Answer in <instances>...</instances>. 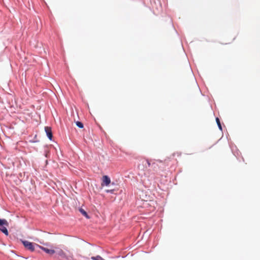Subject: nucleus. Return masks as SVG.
<instances>
[{
	"instance_id": "1",
	"label": "nucleus",
	"mask_w": 260,
	"mask_h": 260,
	"mask_svg": "<svg viewBox=\"0 0 260 260\" xmlns=\"http://www.w3.org/2000/svg\"><path fill=\"white\" fill-rule=\"evenodd\" d=\"M56 249L55 252L62 258H64L66 260H76L74 257L73 254L70 251L65 252L61 249L56 248Z\"/></svg>"
},
{
	"instance_id": "2",
	"label": "nucleus",
	"mask_w": 260,
	"mask_h": 260,
	"mask_svg": "<svg viewBox=\"0 0 260 260\" xmlns=\"http://www.w3.org/2000/svg\"><path fill=\"white\" fill-rule=\"evenodd\" d=\"M152 160L148 158H145V161L142 162V164H139L138 166V168L139 171L144 172L147 168L148 167L152 166Z\"/></svg>"
},
{
	"instance_id": "3",
	"label": "nucleus",
	"mask_w": 260,
	"mask_h": 260,
	"mask_svg": "<svg viewBox=\"0 0 260 260\" xmlns=\"http://www.w3.org/2000/svg\"><path fill=\"white\" fill-rule=\"evenodd\" d=\"M9 223L6 219H0V230L6 235H8V231L7 229V226H8Z\"/></svg>"
},
{
	"instance_id": "4",
	"label": "nucleus",
	"mask_w": 260,
	"mask_h": 260,
	"mask_svg": "<svg viewBox=\"0 0 260 260\" xmlns=\"http://www.w3.org/2000/svg\"><path fill=\"white\" fill-rule=\"evenodd\" d=\"M22 243L26 249L31 251L35 250L34 244L32 243L27 241H22Z\"/></svg>"
},
{
	"instance_id": "5",
	"label": "nucleus",
	"mask_w": 260,
	"mask_h": 260,
	"mask_svg": "<svg viewBox=\"0 0 260 260\" xmlns=\"http://www.w3.org/2000/svg\"><path fill=\"white\" fill-rule=\"evenodd\" d=\"M111 183L110 178L107 175H105L102 178V185L108 186Z\"/></svg>"
},
{
	"instance_id": "6",
	"label": "nucleus",
	"mask_w": 260,
	"mask_h": 260,
	"mask_svg": "<svg viewBox=\"0 0 260 260\" xmlns=\"http://www.w3.org/2000/svg\"><path fill=\"white\" fill-rule=\"evenodd\" d=\"M39 248H41L42 250L45 251L46 253L49 254L50 255H53L55 253V250L54 249H50L41 246H39Z\"/></svg>"
},
{
	"instance_id": "7",
	"label": "nucleus",
	"mask_w": 260,
	"mask_h": 260,
	"mask_svg": "<svg viewBox=\"0 0 260 260\" xmlns=\"http://www.w3.org/2000/svg\"><path fill=\"white\" fill-rule=\"evenodd\" d=\"M45 132H46L47 137L50 140H51L52 139L53 136H52V131H51V127H48V126H46L45 127Z\"/></svg>"
},
{
	"instance_id": "8",
	"label": "nucleus",
	"mask_w": 260,
	"mask_h": 260,
	"mask_svg": "<svg viewBox=\"0 0 260 260\" xmlns=\"http://www.w3.org/2000/svg\"><path fill=\"white\" fill-rule=\"evenodd\" d=\"M156 161L159 162H162V161L161 160L158 159V160H156L155 161H153L152 162L151 167L152 168V170L154 172H157V169L159 168V167H158V165L156 163Z\"/></svg>"
},
{
	"instance_id": "9",
	"label": "nucleus",
	"mask_w": 260,
	"mask_h": 260,
	"mask_svg": "<svg viewBox=\"0 0 260 260\" xmlns=\"http://www.w3.org/2000/svg\"><path fill=\"white\" fill-rule=\"evenodd\" d=\"M146 172H144L143 174H141L139 173V175H141V177H143V176H144L145 177L148 178L149 177V174H150V170H146Z\"/></svg>"
},
{
	"instance_id": "10",
	"label": "nucleus",
	"mask_w": 260,
	"mask_h": 260,
	"mask_svg": "<svg viewBox=\"0 0 260 260\" xmlns=\"http://www.w3.org/2000/svg\"><path fill=\"white\" fill-rule=\"evenodd\" d=\"M79 211L80 212V213L83 215H84V216H85L87 218H89V216H88L87 215V213H86V212L85 211H84L83 209L82 208H80L79 209Z\"/></svg>"
},
{
	"instance_id": "11",
	"label": "nucleus",
	"mask_w": 260,
	"mask_h": 260,
	"mask_svg": "<svg viewBox=\"0 0 260 260\" xmlns=\"http://www.w3.org/2000/svg\"><path fill=\"white\" fill-rule=\"evenodd\" d=\"M91 258L93 260H105L100 255H97L96 256H92Z\"/></svg>"
},
{
	"instance_id": "12",
	"label": "nucleus",
	"mask_w": 260,
	"mask_h": 260,
	"mask_svg": "<svg viewBox=\"0 0 260 260\" xmlns=\"http://www.w3.org/2000/svg\"><path fill=\"white\" fill-rule=\"evenodd\" d=\"M216 123L218 125V126L219 127V128L220 129V130H222V126H221V125L220 124V120H219V119L218 118H216Z\"/></svg>"
},
{
	"instance_id": "13",
	"label": "nucleus",
	"mask_w": 260,
	"mask_h": 260,
	"mask_svg": "<svg viewBox=\"0 0 260 260\" xmlns=\"http://www.w3.org/2000/svg\"><path fill=\"white\" fill-rule=\"evenodd\" d=\"M76 125L79 127V128H83V124L80 121H77L76 122Z\"/></svg>"
},
{
	"instance_id": "14",
	"label": "nucleus",
	"mask_w": 260,
	"mask_h": 260,
	"mask_svg": "<svg viewBox=\"0 0 260 260\" xmlns=\"http://www.w3.org/2000/svg\"><path fill=\"white\" fill-rule=\"evenodd\" d=\"M106 191L107 192H111V193H112L113 191V190H106Z\"/></svg>"
}]
</instances>
